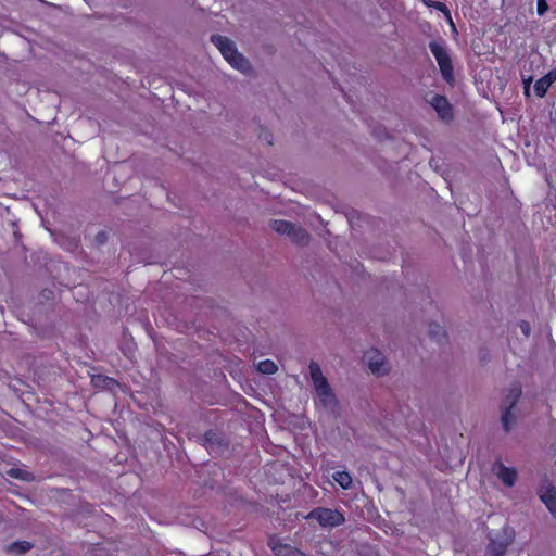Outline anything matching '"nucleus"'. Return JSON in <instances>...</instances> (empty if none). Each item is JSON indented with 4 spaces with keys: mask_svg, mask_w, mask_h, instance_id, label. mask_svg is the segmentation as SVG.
<instances>
[{
    "mask_svg": "<svg viewBox=\"0 0 556 556\" xmlns=\"http://www.w3.org/2000/svg\"><path fill=\"white\" fill-rule=\"evenodd\" d=\"M308 369L316 393L315 404L321 406L327 412H334L338 406V400L327 378L324 376L320 366L312 362Z\"/></svg>",
    "mask_w": 556,
    "mask_h": 556,
    "instance_id": "nucleus-1",
    "label": "nucleus"
},
{
    "mask_svg": "<svg viewBox=\"0 0 556 556\" xmlns=\"http://www.w3.org/2000/svg\"><path fill=\"white\" fill-rule=\"evenodd\" d=\"M212 42L220 51L222 55L231 67L243 74H249L251 72L249 61L238 52L232 40L225 36L215 35L212 36Z\"/></svg>",
    "mask_w": 556,
    "mask_h": 556,
    "instance_id": "nucleus-2",
    "label": "nucleus"
},
{
    "mask_svg": "<svg viewBox=\"0 0 556 556\" xmlns=\"http://www.w3.org/2000/svg\"><path fill=\"white\" fill-rule=\"evenodd\" d=\"M270 227L274 231L288 237L294 243L306 244L308 242L309 236L306 230L291 222L275 219L271 222Z\"/></svg>",
    "mask_w": 556,
    "mask_h": 556,
    "instance_id": "nucleus-3",
    "label": "nucleus"
},
{
    "mask_svg": "<svg viewBox=\"0 0 556 556\" xmlns=\"http://www.w3.org/2000/svg\"><path fill=\"white\" fill-rule=\"evenodd\" d=\"M430 51L435 58V61L440 67V72L445 81L451 84L454 80V68L450 54L445 47L439 42H430Z\"/></svg>",
    "mask_w": 556,
    "mask_h": 556,
    "instance_id": "nucleus-4",
    "label": "nucleus"
},
{
    "mask_svg": "<svg viewBox=\"0 0 556 556\" xmlns=\"http://www.w3.org/2000/svg\"><path fill=\"white\" fill-rule=\"evenodd\" d=\"M430 51L435 58V61L440 67V72L445 81L451 84L454 80V68L450 54L445 47L439 42H430Z\"/></svg>",
    "mask_w": 556,
    "mask_h": 556,
    "instance_id": "nucleus-5",
    "label": "nucleus"
},
{
    "mask_svg": "<svg viewBox=\"0 0 556 556\" xmlns=\"http://www.w3.org/2000/svg\"><path fill=\"white\" fill-rule=\"evenodd\" d=\"M514 538V529L505 526L500 533L495 536H491L485 556H504L507 547L513 543Z\"/></svg>",
    "mask_w": 556,
    "mask_h": 556,
    "instance_id": "nucleus-6",
    "label": "nucleus"
},
{
    "mask_svg": "<svg viewBox=\"0 0 556 556\" xmlns=\"http://www.w3.org/2000/svg\"><path fill=\"white\" fill-rule=\"evenodd\" d=\"M307 519H315L318 523L326 527H338L345 520L343 514L338 509L318 507L313 509L307 516Z\"/></svg>",
    "mask_w": 556,
    "mask_h": 556,
    "instance_id": "nucleus-7",
    "label": "nucleus"
},
{
    "mask_svg": "<svg viewBox=\"0 0 556 556\" xmlns=\"http://www.w3.org/2000/svg\"><path fill=\"white\" fill-rule=\"evenodd\" d=\"M364 362L376 376H384L389 372L390 368L384 355L376 349H369L365 352Z\"/></svg>",
    "mask_w": 556,
    "mask_h": 556,
    "instance_id": "nucleus-8",
    "label": "nucleus"
},
{
    "mask_svg": "<svg viewBox=\"0 0 556 556\" xmlns=\"http://www.w3.org/2000/svg\"><path fill=\"white\" fill-rule=\"evenodd\" d=\"M427 101L441 119L448 122L453 118L452 106L445 97L440 94H431Z\"/></svg>",
    "mask_w": 556,
    "mask_h": 556,
    "instance_id": "nucleus-9",
    "label": "nucleus"
},
{
    "mask_svg": "<svg viewBox=\"0 0 556 556\" xmlns=\"http://www.w3.org/2000/svg\"><path fill=\"white\" fill-rule=\"evenodd\" d=\"M539 497L556 519V488L551 483L544 482L539 489Z\"/></svg>",
    "mask_w": 556,
    "mask_h": 556,
    "instance_id": "nucleus-10",
    "label": "nucleus"
},
{
    "mask_svg": "<svg viewBox=\"0 0 556 556\" xmlns=\"http://www.w3.org/2000/svg\"><path fill=\"white\" fill-rule=\"evenodd\" d=\"M494 475L507 486H513L516 481L517 472L514 468L506 467L502 463H496L492 468Z\"/></svg>",
    "mask_w": 556,
    "mask_h": 556,
    "instance_id": "nucleus-11",
    "label": "nucleus"
},
{
    "mask_svg": "<svg viewBox=\"0 0 556 556\" xmlns=\"http://www.w3.org/2000/svg\"><path fill=\"white\" fill-rule=\"evenodd\" d=\"M520 395V391L518 389H514L509 392L507 395V401L510 403V407L506 409L502 415V422L506 431H508L514 422V416L511 413V407L517 402L518 397Z\"/></svg>",
    "mask_w": 556,
    "mask_h": 556,
    "instance_id": "nucleus-12",
    "label": "nucleus"
},
{
    "mask_svg": "<svg viewBox=\"0 0 556 556\" xmlns=\"http://www.w3.org/2000/svg\"><path fill=\"white\" fill-rule=\"evenodd\" d=\"M555 81H556V71L553 70L535 83L534 90H535L536 96L540 98L544 97L546 94L548 88Z\"/></svg>",
    "mask_w": 556,
    "mask_h": 556,
    "instance_id": "nucleus-13",
    "label": "nucleus"
},
{
    "mask_svg": "<svg viewBox=\"0 0 556 556\" xmlns=\"http://www.w3.org/2000/svg\"><path fill=\"white\" fill-rule=\"evenodd\" d=\"M271 548L277 556H302V554L288 544L270 542Z\"/></svg>",
    "mask_w": 556,
    "mask_h": 556,
    "instance_id": "nucleus-14",
    "label": "nucleus"
},
{
    "mask_svg": "<svg viewBox=\"0 0 556 556\" xmlns=\"http://www.w3.org/2000/svg\"><path fill=\"white\" fill-rule=\"evenodd\" d=\"M332 478L343 490H350L353 485V479L348 471H337Z\"/></svg>",
    "mask_w": 556,
    "mask_h": 556,
    "instance_id": "nucleus-15",
    "label": "nucleus"
},
{
    "mask_svg": "<svg viewBox=\"0 0 556 556\" xmlns=\"http://www.w3.org/2000/svg\"><path fill=\"white\" fill-rule=\"evenodd\" d=\"M422 2L429 8H434L437 10L441 11L444 14V16L446 17V20L450 22L452 27L455 28L451 13L444 3L438 2V1H432V0H422Z\"/></svg>",
    "mask_w": 556,
    "mask_h": 556,
    "instance_id": "nucleus-16",
    "label": "nucleus"
},
{
    "mask_svg": "<svg viewBox=\"0 0 556 556\" xmlns=\"http://www.w3.org/2000/svg\"><path fill=\"white\" fill-rule=\"evenodd\" d=\"M33 548V544L28 541H17L9 546V551L18 555H23Z\"/></svg>",
    "mask_w": 556,
    "mask_h": 556,
    "instance_id": "nucleus-17",
    "label": "nucleus"
},
{
    "mask_svg": "<svg viewBox=\"0 0 556 556\" xmlns=\"http://www.w3.org/2000/svg\"><path fill=\"white\" fill-rule=\"evenodd\" d=\"M257 370L265 375H273L278 370V367L273 361L265 359V361H261L257 364Z\"/></svg>",
    "mask_w": 556,
    "mask_h": 556,
    "instance_id": "nucleus-18",
    "label": "nucleus"
},
{
    "mask_svg": "<svg viewBox=\"0 0 556 556\" xmlns=\"http://www.w3.org/2000/svg\"><path fill=\"white\" fill-rule=\"evenodd\" d=\"M92 382L96 384V386H102L104 388H108L110 390H114L115 387H118L119 384L112 378H108V377H93L92 378Z\"/></svg>",
    "mask_w": 556,
    "mask_h": 556,
    "instance_id": "nucleus-19",
    "label": "nucleus"
},
{
    "mask_svg": "<svg viewBox=\"0 0 556 556\" xmlns=\"http://www.w3.org/2000/svg\"><path fill=\"white\" fill-rule=\"evenodd\" d=\"M9 475L13 478L21 480H29V473L23 469L13 468L9 470Z\"/></svg>",
    "mask_w": 556,
    "mask_h": 556,
    "instance_id": "nucleus-20",
    "label": "nucleus"
},
{
    "mask_svg": "<svg viewBox=\"0 0 556 556\" xmlns=\"http://www.w3.org/2000/svg\"><path fill=\"white\" fill-rule=\"evenodd\" d=\"M536 10L539 15H543L548 10L546 0H538Z\"/></svg>",
    "mask_w": 556,
    "mask_h": 556,
    "instance_id": "nucleus-21",
    "label": "nucleus"
},
{
    "mask_svg": "<svg viewBox=\"0 0 556 556\" xmlns=\"http://www.w3.org/2000/svg\"><path fill=\"white\" fill-rule=\"evenodd\" d=\"M520 329L525 336H529L531 330L530 325L527 321H522L520 324Z\"/></svg>",
    "mask_w": 556,
    "mask_h": 556,
    "instance_id": "nucleus-22",
    "label": "nucleus"
},
{
    "mask_svg": "<svg viewBox=\"0 0 556 556\" xmlns=\"http://www.w3.org/2000/svg\"><path fill=\"white\" fill-rule=\"evenodd\" d=\"M530 81H531V79L525 80V93L527 96H529V93H530Z\"/></svg>",
    "mask_w": 556,
    "mask_h": 556,
    "instance_id": "nucleus-23",
    "label": "nucleus"
},
{
    "mask_svg": "<svg viewBox=\"0 0 556 556\" xmlns=\"http://www.w3.org/2000/svg\"><path fill=\"white\" fill-rule=\"evenodd\" d=\"M434 328L438 329V332L441 330L440 325H435Z\"/></svg>",
    "mask_w": 556,
    "mask_h": 556,
    "instance_id": "nucleus-24",
    "label": "nucleus"
}]
</instances>
